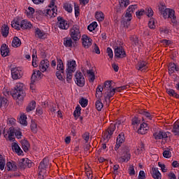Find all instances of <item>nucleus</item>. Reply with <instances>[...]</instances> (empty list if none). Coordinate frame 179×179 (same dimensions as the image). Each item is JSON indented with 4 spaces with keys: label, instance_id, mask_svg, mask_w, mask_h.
I'll return each instance as SVG.
<instances>
[{
    "label": "nucleus",
    "instance_id": "f257e3e1",
    "mask_svg": "<svg viewBox=\"0 0 179 179\" xmlns=\"http://www.w3.org/2000/svg\"><path fill=\"white\" fill-rule=\"evenodd\" d=\"M23 86L24 85L22 83H17L14 90L12 92V96L15 100H16V102L18 104H20L22 101H23L24 96H26V94L23 91Z\"/></svg>",
    "mask_w": 179,
    "mask_h": 179
},
{
    "label": "nucleus",
    "instance_id": "f03ea898",
    "mask_svg": "<svg viewBox=\"0 0 179 179\" xmlns=\"http://www.w3.org/2000/svg\"><path fill=\"white\" fill-rule=\"evenodd\" d=\"M138 9V5H131L128 7L126 10V13L124 17L123 18L122 23L127 29L129 27V22L132 20V15H134V12Z\"/></svg>",
    "mask_w": 179,
    "mask_h": 179
},
{
    "label": "nucleus",
    "instance_id": "7ed1b4c3",
    "mask_svg": "<svg viewBox=\"0 0 179 179\" xmlns=\"http://www.w3.org/2000/svg\"><path fill=\"white\" fill-rule=\"evenodd\" d=\"M69 36L72 38L73 41H79L80 37H82V32L80 31V27L78 25H73L69 31Z\"/></svg>",
    "mask_w": 179,
    "mask_h": 179
},
{
    "label": "nucleus",
    "instance_id": "20e7f679",
    "mask_svg": "<svg viewBox=\"0 0 179 179\" xmlns=\"http://www.w3.org/2000/svg\"><path fill=\"white\" fill-rule=\"evenodd\" d=\"M121 124H122L121 120H118L116 124L111 123L108 129L103 133V139L108 142V141L111 139V136H113L114 131H115V125H121Z\"/></svg>",
    "mask_w": 179,
    "mask_h": 179
},
{
    "label": "nucleus",
    "instance_id": "39448f33",
    "mask_svg": "<svg viewBox=\"0 0 179 179\" xmlns=\"http://www.w3.org/2000/svg\"><path fill=\"white\" fill-rule=\"evenodd\" d=\"M176 12L173 9L166 8L164 13H162L163 17L165 19H171L172 23H176L177 20H176Z\"/></svg>",
    "mask_w": 179,
    "mask_h": 179
},
{
    "label": "nucleus",
    "instance_id": "423d86ee",
    "mask_svg": "<svg viewBox=\"0 0 179 179\" xmlns=\"http://www.w3.org/2000/svg\"><path fill=\"white\" fill-rule=\"evenodd\" d=\"M75 82L78 86H80V87H83L85 86V76L80 71H77L75 75Z\"/></svg>",
    "mask_w": 179,
    "mask_h": 179
},
{
    "label": "nucleus",
    "instance_id": "0eeeda50",
    "mask_svg": "<svg viewBox=\"0 0 179 179\" xmlns=\"http://www.w3.org/2000/svg\"><path fill=\"white\" fill-rule=\"evenodd\" d=\"M11 76L14 80H17L23 76V70L19 67L13 68L11 69Z\"/></svg>",
    "mask_w": 179,
    "mask_h": 179
},
{
    "label": "nucleus",
    "instance_id": "6e6552de",
    "mask_svg": "<svg viewBox=\"0 0 179 179\" xmlns=\"http://www.w3.org/2000/svg\"><path fill=\"white\" fill-rule=\"evenodd\" d=\"M48 166H50L48 159H43L38 166L39 176H43V174L45 173V169L48 168Z\"/></svg>",
    "mask_w": 179,
    "mask_h": 179
},
{
    "label": "nucleus",
    "instance_id": "1a4fd4ad",
    "mask_svg": "<svg viewBox=\"0 0 179 179\" xmlns=\"http://www.w3.org/2000/svg\"><path fill=\"white\" fill-rule=\"evenodd\" d=\"M131 159V153H129V148L124 147L122 150V156L120 157V162H127Z\"/></svg>",
    "mask_w": 179,
    "mask_h": 179
},
{
    "label": "nucleus",
    "instance_id": "9d476101",
    "mask_svg": "<svg viewBox=\"0 0 179 179\" xmlns=\"http://www.w3.org/2000/svg\"><path fill=\"white\" fill-rule=\"evenodd\" d=\"M57 25L59 29L62 30H68L69 29V24L68 21L64 20L62 17H57Z\"/></svg>",
    "mask_w": 179,
    "mask_h": 179
},
{
    "label": "nucleus",
    "instance_id": "9b49d317",
    "mask_svg": "<svg viewBox=\"0 0 179 179\" xmlns=\"http://www.w3.org/2000/svg\"><path fill=\"white\" fill-rule=\"evenodd\" d=\"M120 88H112L110 90H108L107 91H105L107 94L106 96H104L106 103H110V99L114 96V95L115 94V92H120V90H118Z\"/></svg>",
    "mask_w": 179,
    "mask_h": 179
},
{
    "label": "nucleus",
    "instance_id": "f8f14e48",
    "mask_svg": "<svg viewBox=\"0 0 179 179\" xmlns=\"http://www.w3.org/2000/svg\"><path fill=\"white\" fill-rule=\"evenodd\" d=\"M44 11L45 16H47V17H55V16H57V6L52 8H47L44 10Z\"/></svg>",
    "mask_w": 179,
    "mask_h": 179
},
{
    "label": "nucleus",
    "instance_id": "ddd939ff",
    "mask_svg": "<svg viewBox=\"0 0 179 179\" xmlns=\"http://www.w3.org/2000/svg\"><path fill=\"white\" fill-rule=\"evenodd\" d=\"M115 57L117 58H125L127 57L125 50H124L122 47H117L115 49Z\"/></svg>",
    "mask_w": 179,
    "mask_h": 179
},
{
    "label": "nucleus",
    "instance_id": "4468645a",
    "mask_svg": "<svg viewBox=\"0 0 179 179\" xmlns=\"http://www.w3.org/2000/svg\"><path fill=\"white\" fill-rule=\"evenodd\" d=\"M76 71V62L75 60L67 61V68L66 71L75 72Z\"/></svg>",
    "mask_w": 179,
    "mask_h": 179
},
{
    "label": "nucleus",
    "instance_id": "2eb2a0df",
    "mask_svg": "<svg viewBox=\"0 0 179 179\" xmlns=\"http://www.w3.org/2000/svg\"><path fill=\"white\" fill-rule=\"evenodd\" d=\"M82 41L83 45L85 48H89L90 45H92V42L93 41L92 38H89L87 35H83L82 36Z\"/></svg>",
    "mask_w": 179,
    "mask_h": 179
},
{
    "label": "nucleus",
    "instance_id": "dca6fc26",
    "mask_svg": "<svg viewBox=\"0 0 179 179\" xmlns=\"http://www.w3.org/2000/svg\"><path fill=\"white\" fill-rule=\"evenodd\" d=\"M167 134H170L169 132H165V131H157L154 133L153 136L155 137V139L157 141H159V139H166V138H169V136Z\"/></svg>",
    "mask_w": 179,
    "mask_h": 179
},
{
    "label": "nucleus",
    "instance_id": "f3484780",
    "mask_svg": "<svg viewBox=\"0 0 179 179\" xmlns=\"http://www.w3.org/2000/svg\"><path fill=\"white\" fill-rule=\"evenodd\" d=\"M41 75L43 74L41 73V71H40V70H38V71L34 70V73L31 78V83L34 84V82L37 80H40V79H41Z\"/></svg>",
    "mask_w": 179,
    "mask_h": 179
},
{
    "label": "nucleus",
    "instance_id": "a211bd4d",
    "mask_svg": "<svg viewBox=\"0 0 179 179\" xmlns=\"http://www.w3.org/2000/svg\"><path fill=\"white\" fill-rule=\"evenodd\" d=\"M136 69L137 71H141V72H145L148 69V63L144 61H140L136 65Z\"/></svg>",
    "mask_w": 179,
    "mask_h": 179
},
{
    "label": "nucleus",
    "instance_id": "6ab92c4d",
    "mask_svg": "<svg viewBox=\"0 0 179 179\" xmlns=\"http://www.w3.org/2000/svg\"><path fill=\"white\" fill-rule=\"evenodd\" d=\"M50 66V62L48 60H42L39 65L41 72H45Z\"/></svg>",
    "mask_w": 179,
    "mask_h": 179
},
{
    "label": "nucleus",
    "instance_id": "aec40b11",
    "mask_svg": "<svg viewBox=\"0 0 179 179\" xmlns=\"http://www.w3.org/2000/svg\"><path fill=\"white\" fill-rule=\"evenodd\" d=\"M149 130V127L146 123H143L141 124L140 127L138 129V134H141V135H145Z\"/></svg>",
    "mask_w": 179,
    "mask_h": 179
},
{
    "label": "nucleus",
    "instance_id": "412c9836",
    "mask_svg": "<svg viewBox=\"0 0 179 179\" xmlns=\"http://www.w3.org/2000/svg\"><path fill=\"white\" fill-rule=\"evenodd\" d=\"M31 23L27 20H23L20 22V28L23 30H27L31 29Z\"/></svg>",
    "mask_w": 179,
    "mask_h": 179
},
{
    "label": "nucleus",
    "instance_id": "4be33fe9",
    "mask_svg": "<svg viewBox=\"0 0 179 179\" xmlns=\"http://www.w3.org/2000/svg\"><path fill=\"white\" fill-rule=\"evenodd\" d=\"M178 72L179 68L177 65L174 63H170L169 65V73L170 75L174 73V72Z\"/></svg>",
    "mask_w": 179,
    "mask_h": 179
},
{
    "label": "nucleus",
    "instance_id": "5701e85b",
    "mask_svg": "<svg viewBox=\"0 0 179 179\" xmlns=\"http://www.w3.org/2000/svg\"><path fill=\"white\" fill-rule=\"evenodd\" d=\"M1 55L2 57H8L9 55V48L6 44H3L1 47Z\"/></svg>",
    "mask_w": 179,
    "mask_h": 179
},
{
    "label": "nucleus",
    "instance_id": "b1692460",
    "mask_svg": "<svg viewBox=\"0 0 179 179\" xmlns=\"http://www.w3.org/2000/svg\"><path fill=\"white\" fill-rule=\"evenodd\" d=\"M152 176L155 179H162V173L159 171V169L157 168H152Z\"/></svg>",
    "mask_w": 179,
    "mask_h": 179
},
{
    "label": "nucleus",
    "instance_id": "393cba45",
    "mask_svg": "<svg viewBox=\"0 0 179 179\" xmlns=\"http://www.w3.org/2000/svg\"><path fill=\"white\" fill-rule=\"evenodd\" d=\"M6 166L8 171H16V170H17V165H16V163L13 162H7Z\"/></svg>",
    "mask_w": 179,
    "mask_h": 179
},
{
    "label": "nucleus",
    "instance_id": "a878e982",
    "mask_svg": "<svg viewBox=\"0 0 179 179\" xmlns=\"http://www.w3.org/2000/svg\"><path fill=\"white\" fill-rule=\"evenodd\" d=\"M1 31L3 37H6L9 35V27L6 24H3L1 27Z\"/></svg>",
    "mask_w": 179,
    "mask_h": 179
},
{
    "label": "nucleus",
    "instance_id": "bb28decb",
    "mask_svg": "<svg viewBox=\"0 0 179 179\" xmlns=\"http://www.w3.org/2000/svg\"><path fill=\"white\" fill-rule=\"evenodd\" d=\"M103 90L104 92V87H102L101 85H98L96 90V99H100L103 96Z\"/></svg>",
    "mask_w": 179,
    "mask_h": 179
},
{
    "label": "nucleus",
    "instance_id": "cd10ccee",
    "mask_svg": "<svg viewBox=\"0 0 179 179\" xmlns=\"http://www.w3.org/2000/svg\"><path fill=\"white\" fill-rule=\"evenodd\" d=\"M20 45H22V41L17 36H15L12 41V47L17 48V47H20Z\"/></svg>",
    "mask_w": 179,
    "mask_h": 179
},
{
    "label": "nucleus",
    "instance_id": "c85d7f7f",
    "mask_svg": "<svg viewBox=\"0 0 179 179\" xmlns=\"http://www.w3.org/2000/svg\"><path fill=\"white\" fill-rule=\"evenodd\" d=\"M72 44H73V39L72 38L66 37L64 38V45L71 48Z\"/></svg>",
    "mask_w": 179,
    "mask_h": 179
},
{
    "label": "nucleus",
    "instance_id": "c756f323",
    "mask_svg": "<svg viewBox=\"0 0 179 179\" xmlns=\"http://www.w3.org/2000/svg\"><path fill=\"white\" fill-rule=\"evenodd\" d=\"M19 122L21 124V125L27 127V116L24 114L21 115L19 119Z\"/></svg>",
    "mask_w": 179,
    "mask_h": 179
},
{
    "label": "nucleus",
    "instance_id": "7c9ffc66",
    "mask_svg": "<svg viewBox=\"0 0 179 179\" xmlns=\"http://www.w3.org/2000/svg\"><path fill=\"white\" fill-rule=\"evenodd\" d=\"M97 99H98L95 102V107L97 111H101L103 107V103L101 102V98H97Z\"/></svg>",
    "mask_w": 179,
    "mask_h": 179
},
{
    "label": "nucleus",
    "instance_id": "2f4dec72",
    "mask_svg": "<svg viewBox=\"0 0 179 179\" xmlns=\"http://www.w3.org/2000/svg\"><path fill=\"white\" fill-rule=\"evenodd\" d=\"M173 134L176 135V136H179V122H176L173 124V129H172Z\"/></svg>",
    "mask_w": 179,
    "mask_h": 179
},
{
    "label": "nucleus",
    "instance_id": "473e14b6",
    "mask_svg": "<svg viewBox=\"0 0 179 179\" xmlns=\"http://www.w3.org/2000/svg\"><path fill=\"white\" fill-rule=\"evenodd\" d=\"M21 144L24 152H27L29 150V148H30V144L29 143V141H27V140H22Z\"/></svg>",
    "mask_w": 179,
    "mask_h": 179
},
{
    "label": "nucleus",
    "instance_id": "72a5a7b5",
    "mask_svg": "<svg viewBox=\"0 0 179 179\" xmlns=\"http://www.w3.org/2000/svg\"><path fill=\"white\" fill-rule=\"evenodd\" d=\"M166 93H168V94L169 96H171L172 97H175L176 99H179V94H177V92H176V91L173 89H166Z\"/></svg>",
    "mask_w": 179,
    "mask_h": 179
},
{
    "label": "nucleus",
    "instance_id": "f704fd0d",
    "mask_svg": "<svg viewBox=\"0 0 179 179\" xmlns=\"http://www.w3.org/2000/svg\"><path fill=\"white\" fill-rule=\"evenodd\" d=\"M35 34L38 36V38H45V33L38 28L35 29Z\"/></svg>",
    "mask_w": 179,
    "mask_h": 179
},
{
    "label": "nucleus",
    "instance_id": "c9c22d12",
    "mask_svg": "<svg viewBox=\"0 0 179 179\" xmlns=\"http://www.w3.org/2000/svg\"><path fill=\"white\" fill-rule=\"evenodd\" d=\"M57 71H60L62 73H64V63L62 62V59H57Z\"/></svg>",
    "mask_w": 179,
    "mask_h": 179
},
{
    "label": "nucleus",
    "instance_id": "e433bc0d",
    "mask_svg": "<svg viewBox=\"0 0 179 179\" xmlns=\"http://www.w3.org/2000/svg\"><path fill=\"white\" fill-rule=\"evenodd\" d=\"M12 149L13 150H15V152L18 155H22V153H23L22 149H20V147L16 143H13Z\"/></svg>",
    "mask_w": 179,
    "mask_h": 179
},
{
    "label": "nucleus",
    "instance_id": "4c0bfd02",
    "mask_svg": "<svg viewBox=\"0 0 179 179\" xmlns=\"http://www.w3.org/2000/svg\"><path fill=\"white\" fill-rule=\"evenodd\" d=\"M36 108V101H32L29 105L27 106V112L30 113V111H33Z\"/></svg>",
    "mask_w": 179,
    "mask_h": 179
},
{
    "label": "nucleus",
    "instance_id": "58836bf2",
    "mask_svg": "<svg viewBox=\"0 0 179 179\" xmlns=\"http://www.w3.org/2000/svg\"><path fill=\"white\" fill-rule=\"evenodd\" d=\"M0 107H8V99L3 96H0Z\"/></svg>",
    "mask_w": 179,
    "mask_h": 179
},
{
    "label": "nucleus",
    "instance_id": "ea45409f",
    "mask_svg": "<svg viewBox=\"0 0 179 179\" xmlns=\"http://www.w3.org/2000/svg\"><path fill=\"white\" fill-rule=\"evenodd\" d=\"M43 16H45L44 10H38L36 12V18L38 19V20H41V19H43Z\"/></svg>",
    "mask_w": 179,
    "mask_h": 179
},
{
    "label": "nucleus",
    "instance_id": "a19ab883",
    "mask_svg": "<svg viewBox=\"0 0 179 179\" xmlns=\"http://www.w3.org/2000/svg\"><path fill=\"white\" fill-rule=\"evenodd\" d=\"M95 17L98 22H103L104 20V14L103 12H96L95 13Z\"/></svg>",
    "mask_w": 179,
    "mask_h": 179
},
{
    "label": "nucleus",
    "instance_id": "79ce46f5",
    "mask_svg": "<svg viewBox=\"0 0 179 179\" xmlns=\"http://www.w3.org/2000/svg\"><path fill=\"white\" fill-rule=\"evenodd\" d=\"M130 41H131V44L133 45H138V44H139V39L138 38V36H136V35L131 36L130 37Z\"/></svg>",
    "mask_w": 179,
    "mask_h": 179
},
{
    "label": "nucleus",
    "instance_id": "37998d69",
    "mask_svg": "<svg viewBox=\"0 0 179 179\" xmlns=\"http://www.w3.org/2000/svg\"><path fill=\"white\" fill-rule=\"evenodd\" d=\"M31 130L34 134H37V123L34 120H31Z\"/></svg>",
    "mask_w": 179,
    "mask_h": 179
},
{
    "label": "nucleus",
    "instance_id": "c03bdc74",
    "mask_svg": "<svg viewBox=\"0 0 179 179\" xmlns=\"http://www.w3.org/2000/svg\"><path fill=\"white\" fill-rule=\"evenodd\" d=\"M111 89H113V87H111V81H106L103 87L104 92H106L107 90H110Z\"/></svg>",
    "mask_w": 179,
    "mask_h": 179
},
{
    "label": "nucleus",
    "instance_id": "a18cd8bd",
    "mask_svg": "<svg viewBox=\"0 0 179 179\" xmlns=\"http://www.w3.org/2000/svg\"><path fill=\"white\" fill-rule=\"evenodd\" d=\"M18 169H21V170L26 169V162L24 161V158L20 160L18 163Z\"/></svg>",
    "mask_w": 179,
    "mask_h": 179
},
{
    "label": "nucleus",
    "instance_id": "49530a36",
    "mask_svg": "<svg viewBox=\"0 0 179 179\" xmlns=\"http://www.w3.org/2000/svg\"><path fill=\"white\" fill-rule=\"evenodd\" d=\"M121 8H127L129 5V0H119Z\"/></svg>",
    "mask_w": 179,
    "mask_h": 179
},
{
    "label": "nucleus",
    "instance_id": "de8ad7c7",
    "mask_svg": "<svg viewBox=\"0 0 179 179\" xmlns=\"http://www.w3.org/2000/svg\"><path fill=\"white\" fill-rule=\"evenodd\" d=\"M96 27H97V22H94L87 27V29L89 30V31H93L94 30H96Z\"/></svg>",
    "mask_w": 179,
    "mask_h": 179
},
{
    "label": "nucleus",
    "instance_id": "09e8293b",
    "mask_svg": "<svg viewBox=\"0 0 179 179\" xmlns=\"http://www.w3.org/2000/svg\"><path fill=\"white\" fill-rule=\"evenodd\" d=\"M82 110V108H80V106H78L76 108V110L73 112V115L76 118V117H79L80 115V111Z\"/></svg>",
    "mask_w": 179,
    "mask_h": 179
},
{
    "label": "nucleus",
    "instance_id": "8fccbe9b",
    "mask_svg": "<svg viewBox=\"0 0 179 179\" xmlns=\"http://www.w3.org/2000/svg\"><path fill=\"white\" fill-rule=\"evenodd\" d=\"M66 82H68V83H71L72 82V77L73 75L72 73H73V72L72 71H66Z\"/></svg>",
    "mask_w": 179,
    "mask_h": 179
},
{
    "label": "nucleus",
    "instance_id": "3c124183",
    "mask_svg": "<svg viewBox=\"0 0 179 179\" xmlns=\"http://www.w3.org/2000/svg\"><path fill=\"white\" fill-rule=\"evenodd\" d=\"M141 114H142L143 115H145V117H146L147 118H148V120H152V116L150 114V113L145 111L143 110H140L139 112Z\"/></svg>",
    "mask_w": 179,
    "mask_h": 179
},
{
    "label": "nucleus",
    "instance_id": "603ef678",
    "mask_svg": "<svg viewBox=\"0 0 179 179\" xmlns=\"http://www.w3.org/2000/svg\"><path fill=\"white\" fill-rule=\"evenodd\" d=\"M124 134L122 133L118 135L116 140V143H120L121 145V143H124Z\"/></svg>",
    "mask_w": 179,
    "mask_h": 179
},
{
    "label": "nucleus",
    "instance_id": "864d4df0",
    "mask_svg": "<svg viewBox=\"0 0 179 179\" xmlns=\"http://www.w3.org/2000/svg\"><path fill=\"white\" fill-rule=\"evenodd\" d=\"M64 9H65V10H66V12H69V13H72V5L69 4V3H65L64 6Z\"/></svg>",
    "mask_w": 179,
    "mask_h": 179
},
{
    "label": "nucleus",
    "instance_id": "5fc2aeb1",
    "mask_svg": "<svg viewBox=\"0 0 179 179\" xmlns=\"http://www.w3.org/2000/svg\"><path fill=\"white\" fill-rule=\"evenodd\" d=\"M79 103L82 107H86L87 106V103H89V101H87V99L82 98L80 101Z\"/></svg>",
    "mask_w": 179,
    "mask_h": 179
},
{
    "label": "nucleus",
    "instance_id": "6e6d98bb",
    "mask_svg": "<svg viewBox=\"0 0 179 179\" xmlns=\"http://www.w3.org/2000/svg\"><path fill=\"white\" fill-rule=\"evenodd\" d=\"M83 138L84 141H85V143H87L89 142V139H90V133L85 132L83 134Z\"/></svg>",
    "mask_w": 179,
    "mask_h": 179
},
{
    "label": "nucleus",
    "instance_id": "4d7b16f0",
    "mask_svg": "<svg viewBox=\"0 0 179 179\" xmlns=\"http://www.w3.org/2000/svg\"><path fill=\"white\" fill-rule=\"evenodd\" d=\"M11 26L13 29H15V30H20V24L17 21L12 22Z\"/></svg>",
    "mask_w": 179,
    "mask_h": 179
},
{
    "label": "nucleus",
    "instance_id": "13d9d810",
    "mask_svg": "<svg viewBox=\"0 0 179 179\" xmlns=\"http://www.w3.org/2000/svg\"><path fill=\"white\" fill-rule=\"evenodd\" d=\"M128 171L129 176H135V168L133 165L129 166Z\"/></svg>",
    "mask_w": 179,
    "mask_h": 179
},
{
    "label": "nucleus",
    "instance_id": "bf43d9fd",
    "mask_svg": "<svg viewBox=\"0 0 179 179\" xmlns=\"http://www.w3.org/2000/svg\"><path fill=\"white\" fill-rule=\"evenodd\" d=\"M148 27H150V29H155L156 27V26L155 25V19L151 18L149 20Z\"/></svg>",
    "mask_w": 179,
    "mask_h": 179
},
{
    "label": "nucleus",
    "instance_id": "052dcab7",
    "mask_svg": "<svg viewBox=\"0 0 179 179\" xmlns=\"http://www.w3.org/2000/svg\"><path fill=\"white\" fill-rule=\"evenodd\" d=\"M163 156L166 159H170V157H171V152H170V150H164L163 152Z\"/></svg>",
    "mask_w": 179,
    "mask_h": 179
},
{
    "label": "nucleus",
    "instance_id": "680f3d73",
    "mask_svg": "<svg viewBox=\"0 0 179 179\" xmlns=\"http://www.w3.org/2000/svg\"><path fill=\"white\" fill-rule=\"evenodd\" d=\"M25 162V167H28V169H30L31 166H33V164L31 163V161L27 158L24 159Z\"/></svg>",
    "mask_w": 179,
    "mask_h": 179
},
{
    "label": "nucleus",
    "instance_id": "e2e57ef3",
    "mask_svg": "<svg viewBox=\"0 0 179 179\" xmlns=\"http://www.w3.org/2000/svg\"><path fill=\"white\" fill-rule=\"evenodd\" d=\"M145 13H146V12L145 11V10L141 9L140 11H137V12L136 13V15L137 17H138V19H140V18H141V16H143V15H145Z\"/></svg>",
    "mask_w": 179,
    "mask_h": 179
},
{
    "label": "nucleus",
    "instance_id": "0e129e2a",
    "mask_svg": "<svg viewBox=\"0 0 179 179\" xmlns=\"http://www.w3.org/2000/svg\"><path fill=\"white\" fill-rule=\"evenodd\" d=\"M15 129L13 127H10L8 130V136H15Z\"/></svg>",
    "mask_w": 179,
    "mask_h": 179
},
{
    "label": "nucleus",
    "instance_id": "69168bd1",
    "mask_svg": "<svg viewBox=\"0 0 179 179\" xmlns=\"http://www.w3.org/2000/svg\"><path fill=\"white\" fill-rule=\"evenodd\" d=\"M5 159L3 158H0V170H3L5 169Z\"/></svg>",
    "mask_w": 179,
    "mask_h": 179
},
{
    "label": "nucleus",
    "instance_id": "338daca9",
    "mask_svg": "<svg viewBox=\"0 0 179 179\" xmlns=\"http://www.w3.org/2000/svg\"><path fill=\"white\" fill-rule=\"evenodd\" d=\"M147 16H148V17H151V16H153V10H152L150 8L146 9V12H145Z\"/></svg>",
    "mask_w": 179,
    "mask_h": 179
},
{
    "label": "nucleus",
    "instance_id": "774afa93",
    "mask_svg": "<svg viewBox=\"0 0 179 179\" xmlns=\"http://www.w3.org/2000/svg\"><path fill=\"white\" fill-rule=\"evenodd\" d=\"M146 178V175L145 174V171H141L138 174V179H145Z\"/></svg>",
    "mask_w": 179,
    "mask_h": 179
}]
</instances>
